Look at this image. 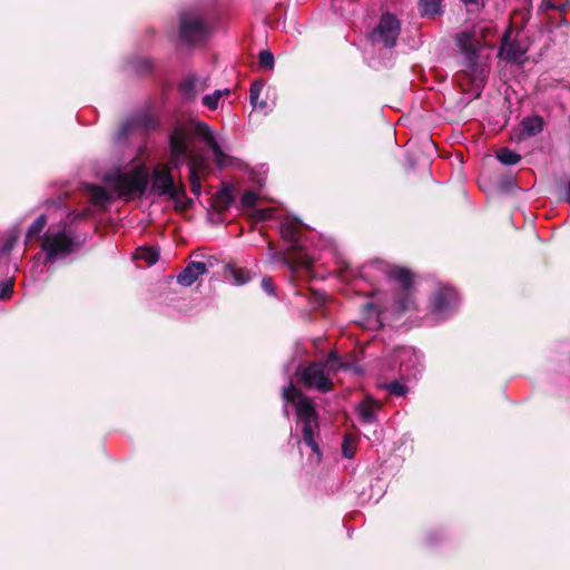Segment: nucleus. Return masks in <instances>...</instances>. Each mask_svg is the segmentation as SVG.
I'll return each instance as SVG.
<instances>
[{"mask_svg":"<svg viewBox=\"0 0 570 570\" xmlns=\"http://www.w3.org/2000/svg\"><path fill=\"white\" fill-rule=\"evenodd\" d=\"M194 136L212 150L217 167L223 168L232 163L230 156L223 149L220 135L216 134L206 122H195L191 130L179 125L169 135V164H157L151 175L144 165L118 170L108 176L109 187L119 196L128 197L142 195L149 186L150 194L165 196L176 185L171 168L183 165Z\"/></svg>","mask_w":570,"mask_h":570,"instance_id":"1","label":"nucleus"},{"mask_svg":"<svg viewBox=\"0 0 570 570\" xmlns=\"http://www.w3.org/2000/svg\"><path fill=\"white\" fill-rule=\"evenodd\" d=\"M400 33V22L392 14H384L376 30L372 35L374 42H382L386 47H393Z\"/></svg>","mask_w":570,"mask_h":570,"instance_id":"6","label":"nucleus"},{"mask_svg":"<svg viewBox=\"0 0 570 570\" xmlns=\"http://www.w3.org/2000/svg\"><path fill=\"white\" fill-rule=\"evenodd\" d=\"M165 196L173 199L177 209L185 210L190 205V199L186 196L185 189L178 184L174 185L173 190L167 193Z\"/></svg>","mask_w":570,"mask_h":570,"instance_id":"14","label":"nucleus"},{"mask_svg":"<svg viewBox=\"0 0 570 570\" xmlns=\"http://www.w3.org/2000/svg\"><path fill=\"white\" fill-rule=\"evenodd\" d=\"M46 223H47L46 217L45 216H39L32 223V225L29 227L28 237L30 238L32 236L38 235L43 229V227L46 226Z\"/></svg>","mask_w":570,"mask_h":570,"instance_id":"25","label":"nucleus"},{"mask_svg":"<svg viewBox=\"0 0 570 570\" xmlns=\"http://www.w3.org/2000/svg\"><path fill=\"white\" fill-rule=\"evenodd\" d=\"M356 451V442L351 436H345L342 445L343 455L347 459H352Z\"/></svg>","mask_w":570,"mask_h":570,"instance_id":"22","label":"nucleus"},{"mask_svg":"<svg viewBox=\"0 0 570 570\" xmlns=\"http://www.w3.org/2000/svg\"><path fill=\"white\" fill-rule=\"evenodd\" d=\"M135 258L144 261V262H146L147 265L150 266L158 261L159 254L153 247H139L136 250Z\"/></svg>","mask_w":570,"mask_h":570,"instance_id":"16","label":"nucleus"},{"mask_svg":"<svg viewBox=\"0 0 570 570\" xmlns=\"http://www.w3.org/2000/svg\"><path fill=\"white\" fill-rule=\"evenodd\" d=\"M336 368H338L337 358L332 354L325 364H312L304 368L301 373V377L306 386L325 392L328 391L332 385L328 379L330 371Z\"/></svg>","mask_w":570,"mask_h":570,"instance_id":"4","label":"nucleus"},{"mask_svg":"<svg viewBox=\"0 0 570 570\" xmlns=\"http://www.w3.org/2000/svg\"><path fill=\"white\" fill-rule=\"evenodd\" d=\"M502 56H505L508 59H511V60H519V57H517L514 53H511L510 50L508 49V47H503L501 52H500Z\"/></svg>","mask_w":570,"mask_h":570,"instance_id":"35","label":"nucleus"},{"mask_svg":"<svg viewBox=\"0 0 570 570\" xmlns=\"http://www.w3.org/2000/svg\"><path fill=\"white\" fill-rule=\"evenodd\" d=\"M230 274L236 285H243L249 279V274L242 268H230Z\"/></svg>","mask_w":570,"mask_h":570,"instance_id":"26","label":"nucleus"},{"mask_svg":"<svg viewBox=\"0 0 570 570\" xmlns=\"http://www.w3.org/2000/svg\"><path fill=\"white\" fill-rule=\"evenodd\" d=\"M190 174L203 175L209 169V160L205 153L191 148L188 154Z\"/></svg>","mask_w":570,"mask_h":570,"instance_id":"10","label":"nucleus"},{"mask_svg":"<svg viewBox=\"0 0 570 570\" xmlns=\"http://www.w3.org/2000/svg\"><path fill=\"white\" fill-rule=\"evenodd\" d=\"M386 389L390 393L397 395V396H403L407 392L406 387L399 382L390 383L389 385H386Z\"/></svg>","mask_w":570,"mask_h":570,"instance_id":"30","label":"nucleus"},{"mask_svg":"<svg viewBox=\"0 0 570 570\" xmlns=\"http://www.w3.org/2000/svg\"><path fill=\"white\" fill-rule=\"evenodd\" d=\"M89 189V194L91 196V199L95 204H98V205H104L106 204L107 202H109L110 199V196L109 194L105 190V188L102 187H99V186H89L88 187Z\"/></svg>","mask_w":570,"mask_h":570,"instance_id":"21","label":"nucleus"},{"mask_svg":"<svg viewBox=\"0 0 570 570\" xmlns=\"http://www.w3.org/2000/svg\"><path fill=\"white\" fill-rule=\"evenodd\" d=\"M262 286L268 294H273V286L271 279L264 278L262 281Z\"/></svg>","mask_w":570,"mask_h":570,"instance_id":"36","label":"nucleus"},{"mask_svg":"<svg viewBox=\"0 0 570 570\" xmlns=\"http://www.w3.org/2000/svg\"><path fill=\"white\" fill-rule=\"evenodd\" d=\"M357 409L361 419L366 423H372L375 421L376 413L380 410V404L372 399H366Z\"/></svg>","mask_w":570,"mask_h":570,"instance_id":"13","label":"nucleus"},{"mask_svg":"<svg viewBox=\"0 0 570 570\" xmlns=\"http://www.w3.org/2000/svg\"><path fill=\"white\" fill-rule=\"evenodd\" d=\"M455 301V292L451 288H445L435 296L433 302V312L442 314L446 309L451 308Z\"/></svg>","mask_w":570,"mask_h":570,"instance_id":"11","label":"nucleus"},{"mask_svg":"<svg viewBox=\"0 0 570 570\" xmlns=\"http://www.w3.org/2000/svg\"><path fill=\"white\" fill-rule=\"evenodd\" d=\"M199 176H200V175H198V174H190V173H189L190 185H191V191H193L196 196H199V195H200V191H202V185H200Z\"/></svg>","mask_w":570,"mask_h":570,"instance_id":"31","label":"nucleus"},{"mask_svg":"<svg viewBox=\"0 0 570 570\" xmlns=\"http://www.w3.org/2000/svg\"><path fill=\"white\" fill-rule=\"evenodd\" d=\"M470 10H476L483 6V0H461Z\"/></svg>","mask_w":570,"mask_h":570,"instance_id":"34","label":"nucleus"},{"mask_svg":"<svg viewBox=\"0 0 570 570\" xmlns=\"http://www.w3.org/2000/svg\"><path fill=\"white\" fill-rule=\"evenodd\" d=\"M390 277L392 279L401 283V285L404 288H409L411 285V278H412L411 273L405 268H402V267L392 268L390 272Z\"/></svg>","mask_w":570,"mask_h":570,"instance_id":"17","label":"nucleus"},{"mask_svg":"<svg viewBox=\"0 0 570 570\" xmlns=\"http://www.w3.org/2000/svg\"><path fill=\"white\" fill-rule=\"evenodd\" d=\"M364 313L366 315H368V318L372 317V316L375 317V321H374L375 325H377V326L381 325V322L377 318V316H379L377 308H376V306L373 303H367V304L364 305Z\"/></svg>","mask_w":570,"mask_h":570,"instance_id":"32","label":"nucleus"},{"mask_svg":"<svg viewBox=\"0 0 570 570\" xmlns=\"http://www.w3.org/2000/svg\"><path fill=\"white\" fill-rule=\"evenodd\" d=\"M259 63L261 66L267 68V69H273L274 67V56L271 51H262L259 53Z\"/></svg>","mask_w":570,"mask_h":570,"instance_id":"29","label":"nucleus"},{"mask_svg":"<svg viewBox=\"0 0 570 570\" xmlns=\"http://www.w3.org/2000/svg\"><path fill=\"white\" fill-rule=\"evenodd\" d=\"M262 88L263 85L259 83H254L250 88V102L254 106V108H264L266 106L265 101H258Z\"/></svg>","mask_w":570,"mask_h":570,"instance_id":"23","label":"nucleus"},{"mask_svg":"<svg viewBox=\"0 0 570 570\" xmlns=\"http://www.w3.org/2000/svg\"><path fill=\"white\" fill-rule=\"evenodd\" d=\"M274 209L273 208H266V209H258L253 210L249 213L250 217L257 222L266 220L273 217Z\"/></svg>","mask_w":570,"mask_h":570,"instance_id":"28","label":"nucleus"},{"mask_svg":"<svg viewBox=\"0 0 570 570\" xmlns=\"http://www.w3.org/2000/svg\"><path fill=\"white\" fill-rule=\"evenodd\" d=\"M497 157L500 163L509 166L518 164L521 159L519 154L508 148L500 149L497 154Z\"/></svg>","mask_w":570,"mask_h":570,"instance_id":"20","label":"nucleus"},{"mask_svg":"<svg viewBox=\"0 0 570 570\" xmlns=\"http://www.w3.org/2000/svg\"><path fill=\"white\" fill-rule=\"evenodd\" d=\"M261 197L258 196V194L252 191V190H246L244 191V194L242 195V198H240V205H242V208L246 212L252 213L250 210L254 209V207L258 204Z\"/></svg>","mask_w":570,"mask_h":570,"instance_id":"19","label":"nucleus"},{"mask_svg":"<svg viewBox=\"0 0 570 570\" xmlns=\"http://www.w3.org/2000/svg\"><path fill=\"white\" fill-rule=\"evenodd\" d=\"M283 399L285 405L292 403L297 416L303 421V440L316 455V461L321 458L318 444L314 440V430L317 428V416L312 402L306 399L293 384L283 389Z\"/></svg>","mask_w":570,"mask_h":570,"instance_id":"2","label":"nucleus"},{"mask_svg":"<svg viewBox=\"0 0 570 570\" xmlns=\"http://www.w3.org/2000/svg\"><path fill=\"white\" fill-rule=\"evenodd\" d=\"M399 308H400V311H405V309H407V304L402 302V303H400V307Z\"/></svg>","mask_w":570,"mask_h":570,"instance_id":"37","label":"nucleus"},{"mask_svg":"<svg viewBox=\"0 0 570 570\" xmlns=\"http://www.w3.org/2000/svg\"><path fill=\"white\" fill-rule=\"evenodd\" d=\"M13 292V281L12 278H8L0 283V299L10 298Z\"/></svg>","mask_w":570,"mask_h":570,"instance_id":"27","label":"nucleus"},{"mask_svg":"<svg viewBox=\"0 0 570 570\" xmlns=\"http://www.w3.org/2000/svg\"><path fill=\"white\" fill-rule=\"evenodd\" d=\"M232 202V194L229 189L222 190L216 197V206L219 209L226 208Z\"/></svg>","mask_w":570,"mask_h":570,"instance_id":"24","label":"nucleus"},{"mask_svg":"<svg viewBox=\"0 0 570 570\" xmlns=\"http://www.w3.org/2000/svg\"><path fill=\"white\" fill-rule=\"evenodd\" d=\"M73 242L65 232H48L42 243V249L48 261L61 258L73 250Z\"/></svg>","mask_w":570,"mask_h":570,"instance_id":"5","label":"nucleus"},{"mask_svg":"<svg viewBox=\"0 0 570 570\" xmlns=\"http://www.w3.org/2000/svg\"><path fill=\"white\" fill-rule=\"evenodd\" d=\"M488 32H490L489 28L479 26L476 29H474L472 35L462 32L458 36L459 46L468 55V59L470 61L469 69L471 71L472 82L474 83L476 89L483 86L485 79V70L484 67L478 65L473 60V58L479 48L482 46L481 39L484 40L485 45L488 43Z\"/></svg>","mask_w":570,"mask_h":570,"instance_id":"3","label":"nucleus"},{"mask_svg":"<svg viewBox=\"0 0 570 570\" xmlns=\"http://www.w3.org/2000/svg\"><path fill=\"white\" fill-rule=\"evenodd\" d=\"M419 355L412 347H401L394 353V364H399L400 370L410 372L416 367Z\"/></svg>","mask_w":570,"mask_h":570,"instance_id":"8","label":"nucleus"},{"mask_svg":"<svg viewBox=\"0 0 570 570\" xmlns=\"http://www.w3.org/2000/svg\"><path fill=\"white\" fill-rule=\"evenodd\" d=\"M543 121L540 117H528L521 122L520 132L518 139H525L531 136H535L541 132Z\"/></svg>","mask_w":570,"mask_h":570,"instance_id":"12","label":"nucleus"},{"mask_svg":"<svg viewBox=\"0 0 570 570\" xmlns=\"http://www.w3.org/2000/svg\"><path fill=\"white\" fill-rule=\"evenodd\" d=\"M11 247H12V243L8 244V245L4 247V249L10 250V248H11Z\"/></svg>","mask_w":570,"mask_h":570,"instance_id":"39","label":"nucleus"},{"mask_svg":"<svg viewBox=\"0 0 570 570\" xmlns=\"http://www.w3.org/2000/svg\"><path fill=\"white\" fill-rule=\"evenodd\" d=\"M567 200L570 203V180H569L568 189H567Z\"/></svg>","mask_w":570,"mask_h":570,"instance_id":"38","label":"nucleus"},{"mask_svg":"<svg viewBox=\"0 0 570 570\" xmlns=\"http://www.w3.org/2000/svg\"><path fill=\"white\" fill-rule=\"evenodd\" d=\"M419 7L423 17L433 18L442 12L441 0H419Z\"/></svg>","mask_w":570,"mask_h":570,"instance_id":"15","label":"nucleus"},{"mask_svg":"<svg viewBox=\"0 0 570 570\" xmlns=\"http://www.w3.org/2000/svg\"><path fill=\"white\" fill-rule=\"evenodd\" d=\"M229 89H218L215 90L212 95H206L203 98V102L206 107H208L210 110H215L218 108V104L222 97L229 95Z\"/></svg>","mask_w":570,"mask_h":570,"instance_id":"18","label":"nucleus"},{"mask_svg":"<svg viewBox=\"0 0 570 570\" xmlns=\"http://www.w3.org/2000/svg\"><path fill=\"white\" fill-rule=\"evenodd\" d=\"M281 233L285 239L293 240L295 237V232L293 229V223L283 224L282 228H281Z\"/></svg>","mask_w":570,"mask_h":570,"instance_id":"33","label":"nucleus"},{"mask_svg":"<svg viewBox=\"0 0 570 570\" xmlns=\"http://www.w3.org/2000/svg\"><path fill=\"white\" fill-rule=\"evenodd\" d=\"M205 27L200 18L193 12H184L180 16V33L188 42L196 41L204 32Z\"/></svg>","mask_w":570,"mask_h":570,"instance_id":"7","label":"nucleus"},{"mask_svg":"<svg viewBox=\"0 0 570 570\" xmlns=\"http://www.w3.org/2000/svg\"><path fill=\"white\" fill-rule=\"evenodd\" d=\"M207 272V266L203 262H191L177 276V282L183 286H190L200 275Z\"/></svg>","mask_w":570,"mask_h":570,"instance_id":"9","label":"nucleus"}]
</instances>
